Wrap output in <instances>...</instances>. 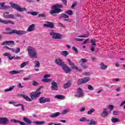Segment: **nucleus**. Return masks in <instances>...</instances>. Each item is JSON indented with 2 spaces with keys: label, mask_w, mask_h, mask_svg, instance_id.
I'll return each mask as SVG.
<instances>
[{
  "label": "nucleus",
  "mask_w": 125,
  "mask_h": 125,
  "mask_svg": "<svg viewBox=\"0 0 125 125\" xmlns=\"http://www.w3.org/2000/svg\"><path fill=\"white\" fill-rule=\"evenodd\" d=\"M28 62H24L21 65V68H24L26 65H28Z\"/></svg>",
  "instance_id": "40"
},
{
  "label": "nucleus",
  "mask_w": 125,
  "mask_h": 125,
  "mask_svg": "<svg viewBox=\"0 0 125 125\" xmlns=\"http://www.w3.org/2000/svg\"><path fill=\"white\" fill-rule=\"evenodd\" d=\"M36 25L34 24L30 25L27 29V32H33L35 31V26Z\"/></svg>",
  "instance_id": "17"
},
{
  "label": "nucleus",
  "mask_w": 125,
  "mask_h": 125,
  "mask_svg": "<svg viewBox=\"0 0 125 125\" xmlns=\"http://www.w3.org/2000/svg\"><path fill=\"white\" fill-rule=\"evenodd\" d=\"M89 125H96V122L94 121L93 119H91L90 121V123H89Z\"/></svg>",
  "instance_id": "37"
},
{
  "label": "nucleus",
  "mask_w": 125,
  "mask_h": 125,
  "mask_svg": "<svg viewBox=\"0 0 125 125\" xmlns=\"http://www.w3.org/2000/svg\"><path fill=\"white\" fill-rule=\"evenodd\" d=\"M91 43H92V44H91L92 46H93V47L96 46V44L95 43V41H94L93 40H91Z\"/></svg>",
  "instance_id": "48"
},
{
  "label": "nucleus",
  "mask_w": 125,
  "mask_h": 125,
  "mask_svg": "<svg viewBox=\"0 0 125 125\" xmlns=\"http://www.w3.org/2000/svg\"><path fill=\"white\" fill-rule=\"evenodd\" d=\"M1 45H14V41H4L1 44Z\"/></svg>",
  "instance_id": "16"
},
{
  "label": "nucleus",
  "mask_w": 125,
  "mask_h": 125,
  "mask_svg": "<svg viewBox=\"0 0 125 125\" xmlns=\"http://www.w3.org/2000/svg\"><path fill=\"white\" fill-rule=\"evenodd\" d=\"M95 112V109L94 108H91L90 110L88 111L87 112V115H91L92 113Z\"/></svg>",
  "instance_id": "32"
},
{
  "label": "nucleus",
  "mask_w": 125,
  "mask_h": 125,
  "mask_svg": "<svg viewBox=\"0 0 125 125\" xmlns=\"http://www.w3.org/2000/svg\"><path fill=\"white\" fill-rule=\"evenodd\" d=\"M20 125H26V123H24V122H23L22 121H20V123H19Z\"/></svg>",
  "instance_id": "64"
},
{
  "label": "nucleus",
  "mask_w": 125,
  "mask_h": 125,
  "mask_svg": "<svg viewBox=\"0 0 125 125\" xmlns=\"http://www.w3.org/2000/svg\"><path fill=\"white\" fill-rule=\"evenodd\" d=\"M77 37L78 38H88V37H89V34H88L87 35H83Z\"/></svg>",
  "instance_id": "44"
},
{
  "label": "nucleus",
  "mask_w": 125,
  "mask_h": 125,
  "mask_svg": "<svg viewBox=\"0 0 125 125\" xmlns=\"http://www.w3.org/2000/svg\"><path fill=\"white\" fill-rule=\"evenodd\" d=\"M9 35H12L13 34H17V35H19V36H22V35H25L27 34L26 31L22 30H12L11 32H8Z\"/></svg>",
  "instance_id": "5"
},
{
  "label": "nucleus",
  "mask_w": 125,
  "mask_h": 125,
  "mask_svg": "<svg viewBox=\"0 0 125 125\" xmlns=\"http://www.w3.org/2000/svg\"><path fill=\"white\" fill-rule=\"evenodd\" d=\"M3 55L4 56H7L8 58H9V60H12L13 59V57L11 56V55L9 53H5Z\"/></svg>",
  "instance_id": "21"
},
{
  "label": "nucleus",
  "mask_w": 125,
  "mask_h": 125,
  "mask_svg": "<svg viewBox=\"0 0 125 125\" xmlns=\"http://www.w3.org/2000/svg\"><path fill=\"white\" fill-rule=\"evenodd\" d=\"M20 52V48H17L15 51V53H19Z\"/></svg>",
  "instance_id": "60"
},
{
  "label": "nucleus",
  "mask_w": 125,
  "mask_h": 125,
  "mask_svg": "<svg viewBox=\"0 0 125 125\" xmlns=\"http://www.w3.org/2000/svg\"><path fill=\"white\" fill-rule=\"evenodd\" d=\"M15 86H12L10 87V88L9 89H6L5 90V91L6 92H8V91H11L12 90H13V88H14Z\"/></svg>",
  "instance_id": "35"
},
{
  "label": "nucleus",
  "mask_w": 125,
  "mask_h": 125,
  "mask_svg": "<svg viewBox=\"0 0 125 125\" xmlns=\"http://www.w3.org/2000/svg\"><path fill=\"white\" fill-rule=\"evenodd\" d=\"M44 27H46V28H54V23L52 22L47 21L46 23L44 24Z\"/></svg>",
  "instance_id": "15"
},
{
  "label": "nucleus",
  "mask_w": 125,
  "mask_h": 125,
  "mask_svg": "<svg viewBox=\"0 0 125 125\" xmlns=\"http://www.w3.org/2000/svg\"><path fill=\"white\" fill-rule=\"evenodd\" d=\"M46 102H50V98H45L44 97H41L39 99V103L42 104V103H45Z\"/></svg>",
  "instance_id": "12"
},
{
  "label": "nucleus",
  "mask_w": 125,
  "mask_h": 125,
  "mask_svg": "<svg viewBox=\"0 0 125 125\" xmlns=\"http://www.w3.org/2000/svg\"><path fill=\"white\" fill-rule=\"evenodd\" d=\"M18 87L19 88H23L24 87L22 85V84H21V83H19L18 84Z\"/></svg>",
  "instance_id": "55"
},
{
  "label": "nucleus",
  "mask_w": 125,
  "mask_h": 125,
  "mask_svg": "<svg viewBox=\"0 0 125 125\" xmlns=\"http://www.w3.org/2000/svg\"><path fill=\"white\" fill-rule=\"evenodd\" d=\"M62 1L63 2V4L67 5V0H62Z\"/></svg>",
  "instance_id": "62"
},
{
  "label": "nucleus",
  "mask_w": 125,
  "mask_h": 125,
  "mask_svg": "<svg viewBox=\"0 0 125 125\" xmlns=\"http://www.w3.org/2000/svg\"><path fill=\"white\" fill-rule=\"evenodd\" d=\"M71 80H69L67 83H65L63 86V88L65 89V88H68V87H70L71 86V83L70 82Z\"/></svg>",
  "instance_id": "22"
},
{
  "label": "nucleus",
  "mask_w": 125,
  "mask_h": 125,
  "mask_svg": "<svg viewBox=\"0 0 125 125\" xmlns=\"http://www.w3.org/2000/svg\"><path fill=\"white\" fill-rule=\"evenodd\" d=\"M61 55L66 57H67V55H69V52L67 51H62L61 53Z\"/></svg>",
  "instance_id": "26"
},
{
  "label": "nucleus",
  "mask_w": 125,
  "mask_h": 125,
  "mask_svg": "<svg viewBox=\"0 0 125 125\" xmlns=\"http://www.w3.org/2000/svg\"><path fill=\"white\" fill-rule=\"evenodd\" d=\"M62 18H64V19L69 18V16L64 13L61 14L60 16L59 17V19H62Z\"/></svg>",
  "instance_id": "19"
},
{
  "label": "nucleus",
  "mask_w": 125,
  "mask_h": 125,
  "mask_svg": "<svg viewBox=\"0 0 125 125\" xmlns=\"http://www.w3.org/2000/svg\"><path fill=\"white\" fill-rule=\"evenodd\" d=\"M14 106L15 107H18V106H21V110L22 111H25V109H24V105L22 104H17V105H14Z\"/></svg>",
  "instance_id": "39"
},
{
  "label": "nucleus",
  "mask_w": 125,
  "mask_h": 125,
  "mask_svg": "<svg viewBox=\"0 0 125 125\" xmlns=\"http://www.w3.org/2000/svg\"><path fill=\"white\" fill-rule=\"evenodd\" d=\"M55 62L57 65H58L59 66H61V67H62L65 63H64V62L61 60L60 58L56 59L55 60Z\"/></svg>",
  "instance_id": "13"
},
{
  "label": "nucleus",
  "mask_w": 125,
  "mask_h": 125,
  "mask_svg": "<svg viewBox=\"0 0 125 125\" xmlns=\"http://www.w3.org/2000/svg\"><path fill=\"white\" fill-rule=\"evenodd\" d=\"M27 13L28 14H31V15H33V16H36V15H38L39 14V13L37 11L29 12Z\"/></svg>",
  "instance_id": "28"
},
{
  "label": "nucleus",
  "mask_w": 125,
  "mask_h": 125,
  "mask_svg": "<svg viewBox=\"0 0 125 125\" xmlns=\"http://www.w3.org/2000/svg\"><path fill=\"white\" fill-rule=\"evenodd\" d=\"M113 115H114L115 116H118V111H116V110L113 111Z\"/></svg>",
  "instance_id": "59"
},
{
  "label": "nucleus",
  "mask_w": 125,
  "mask_h": 125,
  "mask_svg": "<svg viewBox=\"0 0 125 125\" xmlns=\"http://www.w3.org/2000/svg\"><path fill=\"white\" fill-rule=\"evenodd\" d=\"M111 122L112 123H119V122H120V120H119V119L118 118H112L111 119Z\"/></svg>",
  "instance_id": "31"
},
{
  "label": "nucleus",
  "mask_w": 125,
  "mask_h": 125,
  "mask_svg": "<svg viewBox=\"0 0 125 125\" xmlns=\"http://www.w3.org/2000/svg\"><path fill=\"white\" fill-rule=\"evenodd\" d=\"M55 98L63 100V99H65V96H64L63 95H57L55 96Z\"/></svg>",
  "instance_id": "20"
},
{
  "label": "nucleus",
  "mask_w": 125,
  "mask_h": 125,
  "mask_svg": "<svg viewBox=\"0 0 125 125\" xmlns=\"http://www.w3.org/2000/svg\"><path fill=\"white\" fill-rule=\"evenodd\" d=\"M52 80L49 78H44L42 80V82L43 83H49L51 82Z\"/></svg>",
  "instance_id": "29"
},
{
  "label": "nucleus",
  "mask_w": 125,
  "mask_h": 125,
  "mask_svg": "<svg viewBox=\"0 0 125 125\" xmlns=\"http://www.w3.org/2000/svg\"><path fill=\"white\" fill-rule=\"evenodd\" d=\"M27 51L28 52V56L32 59L38 58V52L35 48L32 46H28L27 47Z\"/></svg>",
  "instance_id": "3"
},
{
  "label": "nucleus",
  "mask_w": 125,
  "mask_h": 125,
  "mask_svg": "<svg viewBox=\"0 0 125 125\" xmlns=\"http://www.w3.org/2000/svg\"><path fill=\"white\" fill-rule=\"evenodd\" d=\"M62 70H64V72H65V74H70V72H71V68L69 66L66 64V63H64L63 66H62Z\"/></svg>",
  "instance_id": "9"
},
{
  "label": "nucleus",
  "mask_w": 125,
  "mask_h": 125,
  "mask_svg": "<svg viewBox=\"0 0 125 125\" xmlns=\"http://www.w3.org/2000/svg\"><path fill=\"white\" fill-rule=\"evenodd\" d=\"M90 81V78L89 77H85L83 79H80L78 82L77 83L79 85H81V84H84V83H86Z\"/></svg>",
  "instance_id": "7"
},
{
  "label": "nucleus",
  "mask_w": 125,
  "mask_h": 125,
  "mask_svg": "<svg viewBox=\"0 0 125 125\" xmlns=\"http://www.w3.org/2000/svg\"><path fill=\"white\" fill-rule=\"evenodd\" d=\"M41 94H42L41 92H38V91H36V92H33L30 94V97L31 98H29L28 96L25 95H22V96L23 97L26 101H28V102H32V100L33 99H35L38 98V97H40L41 96Z\"/></svg>",
  "instance_id": "2"
},
{
  "label": "nucleus",
  "mask_w": 125,
  "mask_h": 125,
  "mask_svg": "<svg viewBox=\"0 0 125 125\" xmlns=\"http://www.w3.org/2000/svg\"><path fill=\"white\" fill-rule=\"evenodd\" d=\"M23 81H29L30 80V76L28 77H25L23 79Z\"/></svg>",
  "instance_id": "58"
},
{
  "label": "nucleus",
  "mask_w": 125,
  "mask_h": 125,
  "mask_svg": "<svg viewBox=\"0 0 125 125\" xmlns=\"http://www.w3.org/2000/svg\"><path fill=\"white\" fill-rule=\"evenodd\" d=\"M9 19H15V16L12 14H9Z\"/></svg>",
  "instance_id": "49"
},
{
  "label": "nucleus",
  "mask_w": 125,
  "mask_h": 125,
  "mask_svg": "<svg viewBox=\"0 0 125 125\" xmlns=\"http://www.w3.org/2000/svg\"><path fill=\"white\" fill-rule=\"evenodd\" d=\"M67 60L68 62L69 65L71 66V69H76V70H79V67L76 66L75 63L73 62L71 59H67Z\"/></svg>",
  "instance_id": "11"
},
{
  "label": "nucleus",
  "mask_w": 125,
  "mask_h": 125,
  "mask_svg": "<svg viewBox=\"0 0 125 125\" xmlns=\"http://www.w3.org/2000/svg\"><path fill=\"white\" fill-rule=\"evenodd\" d=\"M103 114L104 117H107L108 115V112H107V109L106 108L104 109Z\"/></svg>",
  "instance_id": "34"
},
{
  "label": "nucleus",
  "mask_w": 125,
  "mask_h": 125,
  "mask_svg": "<svg viewBox=\"0 0 125 125\" xmlns=\"http://www.w3.org/2000/svg\"><path fill=\"white\" fill-rule=\"evenodd\" d=\"M50 36L54 40H61L62 39V35L55 32H50Z\"/></svg>",
  "instance_id": "6"
},
{
  "label": "nucleus",
  "mask_w": 125,
  "mask_h": 125,
  "mask_svg": "<svg viewBox=\"0 0 125 125\" xmlns=\"http://www.w3.org/2000/svg\"><path fill=\"white\" fill-rule=\"evenodd\" d=\"M108 109H110L109 113H111V111H113L114 110V105L112 104H109L108 106Z\"/></svg>",
  "instance_id": "38"
},
{
  "label": "nucleus",
  "mask_w": 125,
  "mask_h": 125,
  "mask_svg": "<svg viewBox=\"0 0 125 125\" xmlns=\"http://www.w3.org/2000/svg\"><path fill=\"white\" fill-rule=\"evenodd\" d=\"M72 49L73 50H74V51H75L76 54H78V53H79V50H78V49L75 46H73Z\"/></svg>",
  "instance_id": "42"
},
{
  "label": "nucleus",
  "mask_w": 125,
  "mask_h": 125,
  "mask_svg": "<svg viewBox=\"0 0 125 125\" xmlns=\"http://www.w3.org/2000/svg\"><path fill=\"white\" fill-rule=\"evenodd\" d=\"M16 17H20L21 18H23V17H24L23 16H22L19 14H17L16 15Z\"/></svg>",
  "instance_id": "56"
},
{
  "label": "nucleus",
  "mask_w": 125,
  "mask_h": 125,
  "mask_svg": "<svg viewBox=\"0 0 125 125\" xmlns=\"http://www.w3.org/2000/svg\"><path fill=\"white\" fill-rule=\"evenodd\" d=\"M11 6L13 8L16 9V10L19 11V12H23V11H26L27 10L25 7L21 8V7L19 6L18 4L15 3H13L11 4Z\"/></svg>",
  "instance_id": "4"
},
{
  "label": "nucleus",
  "mask_w": 125,
  "mask_h": 125,
  "mask_svg": "<svg viewBox=\"0 0 125 125\" xmlns=\"http://www.w3.org/2000/svg\"><path fill=\"white\" fill-rule=\"evenodd\" d=\"M21 71L12 70L9 72V74L11 75H17V74H20Z\"/></svg>",
  "instance_id": "23"
},
{
  "label": "nucleus",
  "mask_w": 125,
  "mask_h": 125,
  "mask_svg": "<svg viewBox=\"0 0 125 125\" xmlns=\"http://www.w3.org/2000/svg\"><path fill=\"white\" fill-rule=\"evenodd\" d=\"M11 122H13V123L19 124V123L20 122V121L16 119H13L11 121Z\"/></svg>",
  "instance_id": "51"
},
{
  "label": "nucleus",
  "mask_w": 125,
  "mask_h": 125,
  "mask_svg": "<svg viewBox=\"0 0 125 125\" xmlns=\"http://www.w3.org/2000/svg\"><path fill=\"white\" fill-rule=\"evenodd\" d=\"M88 89H89V90H94V87L91 85H88Z\"/></svg>",
  "instance_id": "45"
},
{
  "label": "nucleus",
  "mask_w": 125,
  "mask_h": 125,
  "mask_svg": "<svg viewBox=\"0 0 125 125\" xmlns=\"http://www.w3.org/2000/svg\"><path fill=\"white\" fill-rule=\"evenodd\" d=\"M76 5L77 3L76 2L73 3L71 6V8H74Z\"/></svg>",
  "instance_id": "63"
},
{
  "label": "nucleus",
  "mask_w": 125,
  "mask_h": 125,
  "mask_svg": "<svg viewBox=\"0 0 125 125\" xmlns=\"http://www.w3.org/2000/svg\"><path fill=\"white\" fill-rule=\"evenodd\" d=\"M38 17H43L44 18H45L46 17V16L44 13L40 14L38 15Z\"/></svg>",
  "instance_id": "47"
},
{
  "label": "nucleus",
  "mask_w": 125,
  "mask_h": 125,
  "mask_svg": "<svg viewBox=\"0 0 125 125\" xmlns=\"http://www.w3.org/2000/svg\"><path fill=\"white\" fill-rule=\"evenodd\" d=\"M4 24H5V25H7V24H12L13 25H14L15 24V22H14L12 21H5L4 22Z\"/></svg>",
  "instance_id": "27"
},
{
  "label": "nucleus",
  "mask_w": 125,
  "mask_h": 125,
  "mask_svg": "<svg viewBox=\"0 0 125 125\" xmlns=\"http://www.w3.org/2000/svg\"><path fill=\"white\" fill-rule=\"evenodd\" d=\"M101 67H100V69L101 70H105L106 69H107V65H105L104 64V63L103 62H101L100 64Z\"/></svg>",
  "instance_id": "25"
},
{
  "label": "nucleus",
  "mask_w": 125,
  "mask_h": 125,
  "mask_svg": "<svg viewBox=\"0 0 125 125\" xmlns=\"http://www.w3.org/2000/svg\"><path fill=\"white\" fill-rule=\"evenodd\" d=\"M60 114H61L60 112H57L53 113L51 115H50V118H56L59 116H60Z\"/></svg>",
  "instance_id": "18"
},
{
  "label": "nucleus",
  "mask_w": 125,
  "mask_h": 125,
  "mask_svg": "<svg viewBox=\"0 0 125 125\" xmlns=\"http://www.w3.org/2000/svg\"><path fill=\"white\" fill-rule=\"evenodd\" d=\"M23 120L24 122H25V123H26L27 125H31V124H32V121L26 117H23Z\"/></svg>",
  "instance_id": "24"
},
{
  "label": "nucleus",
  "mask_w": 125,
  "mask_h": 125,
  "mask_svg": "<svg viewBox=\"0 0 125 125\" xmlns=\"http://www.w3.org/2000/svg\"><path fill=\"white\" fill-rule=\"evenodd\" d=\"M32 84H33V85H34V86H37V85H39V83L34 81H33Z\"/></svg>",
  "instance_id": "50"
},
{
  "label": "nucleus",
  "mask_w": 125,
  "mask_h": 125,
  "mask_svg": "<svg viewBox=\"0 0 125 125\" xmlns=\"http://www.w3.org/2000/svg\"><path fill=\"white\" fill-rule=\"evenodd\" d=\"M79 63H80V65L82 66L83 69H86V68H87V66H86V65H85L83 63H82L81 62H79Z\"/></svg>",
  "instance_id": "43"
},
{
  "label": "nucleus",
  "mask_w": 125,
  "mask_h": 125,
  "mask_svg": "<svg viewBox=\"0 0 125 125\" xmlns=\"http://www.w3.org/2000/svg\"><path fill=\"white\" fill-rule=\"evenodd\" d=\"M34 64H35V65H34V67H40V66H41V63H40V61H35L34 62Z\"/></svg>",
  "instance_id": "30"
},
{
  "label": "nucleus",
  "mask_w": 125,
  "mask_h": 125,
  "mask_svg": "<svg viewBox=\"0 0 125 125\" xmlns=\"http://www.w3.org/2000/svg\"><path fill=\"white\" fill-rule=\"evenodd\" d=\"M83 96H84V94H83V89L81 87L78 88L77 94L75 95V97L76 98H80L81 97H83Z\"/></svg>",
  "instance_id": "8"
},
{
  "label": "nucleus",
  "mask_w": 125,
  "mask_h": 125,
  "mask_svg": "<svg viewBox=\"0 0 125 125\" xmlns=\"http://www.w3.org/2000/svg\"><path fill=\"white\" fill-rule=\"evenodd\" d=\"M80 122H85L86 121V118L83 117L80 119Z\"/></svg>",
  "instance_id": "54"
},
{
  "label": "nucleus",
  "mask_w": 125,
  "mask_h": 125,
  "mask_svg": "<svg viewBox=\"0 0 125 125\" xmlns=\"http://www.w3.org/2000/svg\"><path fill=\"white\" fill-rule=\"evenodd\" d=\"M9 122L8 119L6 117H0V125H7Z\"/></svg>",
  "instance_id": "10"
},
{
  "label": "nucleus",
  "mask_w": 125,
  "mask_h": 125,
  "mask_svg": "<svg viewBox=\"0 0 125 125\" xmlns=\"http://www.w3.org/2000/svg\"><path fill=\"white\" fill-rule=\"evenodd\" d=\"M84 76H90V72H84L83 73Z\"/></svg>",
  "instance_id": "52"
},
{
  "label": "nucleus",
  "mask_w": 125,
  "mask_h": 125,
  "mask_svg": "<svg viewBox=\"0 0 125 125\" xmlns=\"http://www.w3.org/2000/svg\"><path fill=\"white\" fill-rule=\"evenodd\" d=\"M66 14L68 15H73V11L72 10H68L65 12Z\"/></svg>",
  "instance_id": "36"
},
{
  "label": "nucleus",
  "mask_w": 125,
  "mask_h": 125,
  "mask_svg": "<svg viewBox=\"0 0 125 125\" xmlns=\"http://www.w3.org/2000/svg\"><path fill=\"white\" fill-rule=\"evenodd\" d=\"M50 77V75L49 74H46L44 76L43 78L44 79H47V78H49Z\"/></svg>",
  "instance_id": "57"
},
{
  "label": "nucleus",
  "mask_w": 125,
  "mask_h": 125,
  "mask_svg": "<svg viewBox=\"0 0 125 125\" xmlns=\"http://www.w3.org/2000/svg\"><path fill=\"white\" fill-rule=\"evenodd\" d=\"M45 122L44 121H35L34 122V124H36V125H44Z\"/></svg>",
  "instance_id": "33"
},
{
  "label": "nucleus",
  "mask_w": 125,
  "mask_h": 125,
  "mask_svg": "<svg viewBox=\"0 0 125 125\" xmlns=\"http://www.w3.org/2000/svg\"><path fill=\"white\" fill-rule=\"evenodd\" d=\"M112 81L113 82H120V79H119V78L113 79Z\"/></svg>",
  "instance_id": "61"
},
{
  "label": "nucleus",
  "mask_w": 125,
  "mask_h": 125,
  "mask_svg": "<svg viewBox=\"0 0 125 125\" xmlns=\"http://www.w3.org/2000/svg\"><path fill=\"white\" fill-rule=\"evenodd\" d=\"M59 25L61 28H66V25L65 24H62L61 22H59Z\"/></svg>",
  "instance_id": "46"
},
{
  "label": "nucleus",
  "mask_w": 125,
  "mask_h": 125,
  "mask_svg": "<svg viewBox=\"0 0 125 125\" xmlns=\"http://www.w3.org/2000/svg\"><path fill=\"white\" fill-rule=\"evenodd\" d=\"M69 111H70L69 109H65L63 110L62 112V115H65V114H67V113H68Z\"/></svg>",
  "instance_id": "41"
},
{
  "label": "nucleus",
  "mask_w": 125,
  "mask_h": 125,
  "mask_svg": "<svg viewBox=\"0 0 125 125\" xmlns=\"http://www.w3.org/2000/svg\"><path fill=\"white\" fill-rule=\"evenodd\" d=\"M81 61L83 62V63H86V62H87V60L85 59H81Z\"/></svg>",
  "instance_id": "53"
},
{
  "label": "nucleus",
  "mask_w": 125,
  "mask_h": 125,
  "mask_svg": "<svg viewBox=\"0 0 125 125\" xmlns=\"http://www.w3.org/2000/svg\"><path fill=\"white\" fill-rule=\"evenodd\" d=\"M61 8H63V5L62 4H56L51 6V10L50 11L49 13L51 15H53V14H55V13H60V12H62L63 11L62 9Z\"/></svg>",
  "instance_id": "1"
},
{
  "label": "nucleus",
  "mask_w": 125,
  "mask_h": 125,
  "mask_svg": "<svg viewBox=\"0 0 125 125\" xmlns=\"http://www.w3.org/2000/svg\"><path fill=\"white\" fill-rule=\"evenodd\" d=\"M51 90H58V85H57V83L55 82L54 81H53L52 82Z\"/></svg>",
  "instance_id": "14"
}]
</instances>
